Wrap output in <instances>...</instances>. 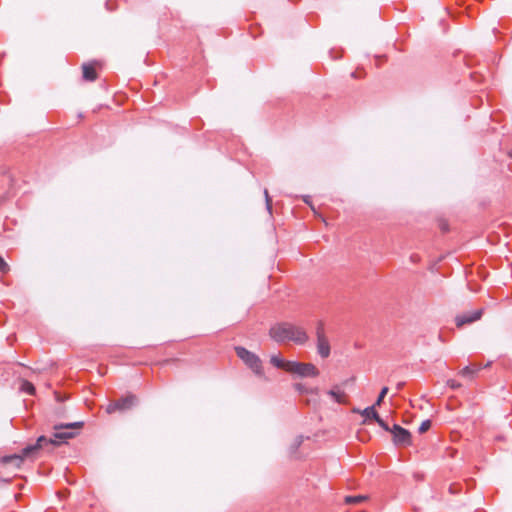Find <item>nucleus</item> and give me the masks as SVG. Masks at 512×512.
<instances>
[{"instance_id":"obj_1","label":"nucleus","mask_w":512,"mask_h":512,"mask_svg":"<svg viewBox=\"0 0 512 512\" xmlns=\"http://www.w3.org/2000/svg\"><path fill=\"white\" fill-rule=\"evenodd\" d=\"M271 337L278 341H293L304 344L308 336L304 330L289 323H278L270 329Z\"/></svg>"},{"instance_id":"obj_2","label":"nucleus","mask_w":512,"mask_h":512,"mask_svg":"<svg viewBox=\"0 0 512 512\" xmlns=\"http://www.w3.org/2000/svg\"><path fill=\"white\" fill-rule=\"evenodd\" d=\"M44 441H47V438L40 436L34 445L27 446L20 454L4 456L0 461L4 465L13 464L15 467L19 468L25 458L34 457L36 453L43 448Z\"/></svg>"},{"instance_id":"obj_3","label":"nucleus","mask_w":512,"mask_h":512,"mask_svg":"<svg viewBox=\"0 0 512 512\" xmlns=\"http://www.w3.org/2000/svg\"><path fill=\"white\" fill-rule=\"evenodd\" d=\"M237 356L260 378L267 379L261 359L244 347H236Z\"/></svg>"},{"instance_id":"obj_4","label":"nucleus","mask_w":512,"mask_h":512,"mask_svg":"<svg viewBox=\"0 0 512 512\" xmlns=\"http://www.w3.org/2000/svg\"><path fill=\"white\" fill-rule=\"evenodd\" d=\"M289 373L300 377H317L320 374L318 368L314 364L296 361H292Z\"/></svg>"},{"instance_id":"obj_5","label":"nucleus","mask_w":512,"mask_h":512,"mask_svg":"<svg viewBox=\"0 0 512 512\" xmlns=\"http://www.w3.org/2000/svg\"><path fill=\"white\" fill-rule=\"evenodd\" d=\"M137 402V398L134 395H127L124 398L119 399L118 401L109 403L105 411L108 414H112L114 412H124L130 410Z\"/></svg>"},{"instance_id":"obj_6","label":"nucleus","mask_w":512,"mask_h":512,"mask_svg":"<svg viewBox=\"0 0 512 512\" xmlns=\"http://www.w3.org/2000/svg\"><path fill=\"white\" fill-rule=\"evenodd\" d=\"M387 431L393 435V442L396 445H410L412 443L411 433L397 424L392 428L389 427Z\"/></svg>"},{"instance_id":"obj_7","label":"nucleus","mask_w":512,"mask_h":512,"mask_svg":"<svg viewBox=\"0 0 512 512\" xmlns=\"http://www.w3.org/2000/svg\"><path fill=\"white\" fill-rule=\"evenodd\" d=\"M361 415L364 417L363 424H367L368 421L374 420L384 430H389V426L379 416L374 405L366 407L361 411Z\"/></svg>"},{"instance_id":"obj_8","label":"nucleus","mask_w":512,"mask_h":512,"mask_svg":"<svg viewBox=\"0 0 512 512\" xmlns=\"http://www.w3.org/2000/svg\"><path fill=\"white\" fill-rule=\"evenodd\" d=\"M317 340L318 353L323 358H327L330 355V346L327 338L325 337L324 328L322 325H319L317 328Z\"/></svg>"},{"instance_id":"obj_9","label":"nucleus","mask_w":512,"mask_h":512,"mask_svg":"<svg viewBox=\"0 0 512 512\" xmlns=\"http://www.w3.org/2000/svg\"><path fill=\"white\" fill-rule=\"evenodd\" d=\"M82 73H83V79L85 81H95L98 78L97 73V63L91 62V63H85L82 65Z\"/></svg>"},{"instance_id":"obj_10","label":"nucleus","mask_w":512,"mask_h":512,"mask_svg":"<svg viewBox=\"0 0 512 512\" xmlns=\"http://www.w3.org/2000/svg\"><path fill=\"white\" fill-rule=\"evenodd\" d=\"M75 436L74 432H56L53 437L43 442V447L46 445H60L65 442L67 439L73 438Z\"/></svg>"},{"instance_id":"obj_11","label":"nucleus","mask_w":512,"mask_h":512,"mask_svg":"<svg viewBox=\"0 0 512 512\" xmlns=\"http://www.w3.org/2000/svg\"><path fill=\"white\" fill-rule=\"evenodd\" d=\"M270 363L279 369H282L289 373L292 361H288L282 358L280 354H274L270 357Z\"/></svg>"},{"instance_id":"obj_12","label":"nucleus","mask_w":512,"mask_h":512,"mask_svg":"<svg viewBox=\"0 0 512 512\" xmlns=\"http://www.w3.org/2000/svg\"><path fill=\"white\" fill-rule=\"evenodd\" d=\"M327 394L339 404H345L347 402L346 393L340 388L339 385L333 386L332 389L327 391Z\"/></svg>"},{"instance_id":"obj_13","label":"nucleus","mask_w":512,"mask_h":512,"mask_svg":"<svg viewBox=\"0 0 512 512\" xmlns=\"http://www.w3.org/2000/svg\"><path fill=\"white\" fill-rule=\"evenodd\" d=\"M481 370V366L478 364H471L460 370L459 374L462 377L473 379L474 375Z\"/></svg>"},{"instance_id":"obj_14","label":"nucleus","mask_w":512,"mask_h":512,"mask_svg":"<svg viewBox=\"0 0 512 512\" xmlns=\"http://www.w3.org/2000/svg\"><path fill=\"white\" fill-rule=\"evenodd\" d=\"M83 424L84 423L82 421H78V422H73V423H68V424L55 425L54 429L55 430H59V429H76V430H80L83 427Z\"/></svg>"},{"instance_id":"obj_15","label":"nucleus","mask_w":512,"mask_h":512,"mask_svg":"<svg viewBox=\"0 0 512 512\" xmlns=\"http://www.w3.org/2000/svg\"><path fill=\"white\" fill-rule=\"evenodd\" d=\"M367 498L368 497L364 496V495L347 496V497H345V503L356 505V504H360V503L366 501Z\"/></svg>"},{"instance_id":"obj_16","label":"nucleus","mask_w":512,"mask_h":512,"mask_svg":"<svg viewBox=\"0 0 512 512\" xmlns=\"http://www.w3.org/2000/svg\"><path fill=\"white\" fill-rule=\"evenodd\" d=\"M483 315L482 309H477L474 312H472L470 315L464 316L462 318H458L457 320H479Z\"/></svg>"},{"instance_id":"obj_17","label":"nucleus","mask_w":512,"mask_h":512,"mask_svg":"<svg viewBox=\"0 0 512 512\" xmlns=\"http://www.w3.org/2000/svg\"><path fill=\"white\" fill-rule=\"evenodd\" d=\"M21 390L30 394V395H33L35 393V387L32 383H30L29 381H22L21 383Z\"/></svg>"},{"instance_id":"obj_18","label":"nucleus","mask_w":512,"mask_h":512,"mask_svg":"<svg viewBox=\"0 0 512 512\" xmlns=\"http://www.w3.org/2000/svg\"><path fill=\"white\" fill-rule=\"evenodd\" d=\"M388 393V387H383L378 395V398L377 400L375 401V403L373 404L374 407H379L381 406V404L383 403V400L385 398V396L387 395Z\"/></svg>"},{"instance_id":"obj_19","label":"nucleus","mask_w":512,"mask_h":512,"mask_svg":"<svg viewBox=\"0 0 512 512\" xmlns=\"http://www.w3.org/2000/svg\"><path fill=\"white\" fill-rule=\"evenodd\" d=\"M430 427H431V421L430 420H425L419 426V432L420 433H425L426 431H428L430 429Z\"/></svg>"},{"instance_id":"obj_20","label":"nucleus","mask_w":512,"mask_h":512,"mask_svg":"<svg viewBox=\"0 0 512 512\" xmlns=\"http://www.w3.org/2000/svg\"><path fill=\"white\" fill-rule=\"evenodd\" d=\"M9 272V265L7 262L0 256V273H8Z\"/></svg>"},{"instance_id":"obj_21","label":"nucleus","mask_w":512,"mask_h":512,"mask_svg":"<svg viewBox=\"0 0 512 512\" xmlns=\"http://www.w3.org/2000/svg\"><path fill=\"white\" fill-rule=\"evenodd\" d=\"M448 385L453 388V389H457L459 387H461V384L460 383H457L455 380H449L448 381Z\"/></svg>"},{"instance_id":"obj_22","label":"nucleus","mask_w":512,"mask_h":512,"mask_svg":"<svg viewBox=\"0 0 512 512\" xmlns=\"http://www.w3.org/2000/svg\"><path fill=\"white\" fill-rule=\"evenodd\" d=\"M266 203L269 209H271V198L269 197L268 191L265 190Z\"/></svg>"},{"instance_id":"obj_23","label":"nucleus","mask_w":512,"mask_h":512,"mask_svg":"<svg viewBox=\"0 0 512 512\" xmlns=\"http://www.w3.org/2000/svg\"><path fill=\"white\" fill-rule=\"evenodd\" d=\"M55 396H56V400L57 401H62L63 400V398L60 396L59 393L55 392Z\"/></svg>"},{"instance_id":"obj_24","label":"nucleus","mask_w":512,"mask_h":512,"mask_svg":"<svg viewBox=\"0 0 512 512\" xmlns=\"http://www.w3.org/2000/svg\"><path fill=\"white\" fill-rule=\"evenodd\" d=\"M361 411H362V410H361V409H358V408H353V409H352V412H353V413H358V414H360V415H361Z\"/></svg>"},{"instance_id":"obj_25","label":"nucleus","mask_w":512,"mask_h":512,"mask_svg":"<svg viewBox=\"0 0 512 512\" xmlns=\"http://www.w3.org/2000/svg\"><path fill=\"white\" fill-rule=\"evenodd\" d=\"M295 387H296L297 390H302L301 384H297Z\"/></svg>"},{"instance_id":"obj_26","label":"nucleus","mask_w":512,"mask_h":512,"mask_svg":"<svg viewBox=\"0 0 512 512\" xmlns=\"http://www.w3.org/2000/svg\"><path fill=\"white\" fill-rule=\"evenodd\" d=\"M464 323V321L458 322V327H461Z\"/></svg>"}]
</instances>
